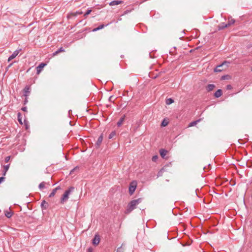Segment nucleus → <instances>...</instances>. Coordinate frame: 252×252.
<instances>
[{
    "mask_svg": "<svg viewBox=\"0 0 252 252\" xmlns=\"http://www.w3.org/2000/svg\"><path fill=\"white\" fill-rule=\"evenodd\" d=\"M142 199L138 198L137 199H134L131 201L127 206V208L125 212V213L128 214L130 213L132 211L135 209L137 206L141 202Z\"/></svg>",
    "mask_w": 252,
    "mask_h": 252,
    "instance_id": "1",
    "label": "nucleus"
},
{
    "mask_svg": "<svg viewBox=\"0 0 252 252\" xmlns=\"http://www.w3.org/2000/svg\"><path fill=\"white\" fill-rule=\"evenodd\" d=\"M74 189V188L71 187L68 188V189L66 190L64 193L63 194L61 198V203L64 204L67 201L69 198V195L70 193L73 191Z\"/></svg>",
    "mask_w": 252,
    "mask_h": 252,
    "instance_id": "2",
    "label": "nucleus"
},
{
    "mask_svg": "<svg viewBox=\"0 0 252 252\" xmlns=\"http://www.w3.org/2000/svg\"><path fill=\"white\" fill-rule=\"evenodd\" d=\"M226 65V67L228 66V63L227 62H224L222 64L218 65L214 69V71L216 72H221V71L226 69L223 68V66Z\"/></svg>",
    "mask_w": 252,
    "mask_h": 252,
    "instance_id": "3",
    "label": "nucleus"
},
{
    "mask_svg": "<svg viewBox=\"0 0 252 252\" xmlns=\"http://www.w3.org/2000/svg\"><path fill=\"white\" fill-rule=\"evenodd\" d=\"M137 186V182L135 181H133L131 182L129 187V192L130 195L132 194L134 192Z\"/></svg>",
    "mask_w": 252,
    "mask_h": 252,
    "instance_id": "4",
    "label": "nucleus"
},
{
    "mask_svg": "<svg viewBox=\"0 0 252 252\" xmlns=\"http://www.w3.org/2000/svg\"><path fill=\"white\" fill-rule=\"evenodd\" d=\"M235 21L233 19H229L228 22L227 24L224 25L223 24H222L221 25L219 26V29H222L224 28H227L233 24H234Z\"/></svg>",
    "mask_w": 252,
    "mask_h": 252,
    "instance_id": "5",
    "label": "nucleus"
},
{
    "mask_svg": "<svg viewBox=\"0 0 252 252\" xmlns=\"http://www.w3.org/2000/svg\"><path fill=\"white\" fill-rule=\"evenodd\" d=\"M46 65V64L44 63H40L37 67H36V71H37V74H39L44 67Z\"/></svg>",
    "mask_w": 252,
    "mask_h": 252,
    "instance_id": "6",
    "label": "nucleus"
},
{
    "mask_svg": "<svg viewBox=\"0 0 252 252\" xmlns=\"http://www.w3.org/2000/svg\"><path fill=\"white\" fill-rule=\"evenodd\" d=\"M100 242V238L98 235H96L93 240V244L94 245H97Z\"/></svg>",
    "mask_w": 252,
    "mask_h": 252,
    "instance_id": "7",
    "label": "nucleus"
},
{
    "mask_svg": "<svg viewBox=\"0 0 252 252\" xmlns=\"http://www.w3.org/2000/svg\"><path fill=\"white\" fill-rule=\"evenodd\" d=\"M19 51L18 50H16L14 51L13 54L9 57L8 59V61L10 62L11 60L14 59L19 54Z\"/></svg>",
    "mask_w": 252,
    "mask_h": 252,
    "instance_id": "8",
    "label": "nucleus"
},
{
    "mask_svg": "<svg viewBox=\"0 0 252 252\" xmlns=\"http://www.w3.org/2000/svg\"><path fill=\"white\" fill-rule=\"evenodd\" d=\"M81 14H82V12H71L68 14L67 18L69 19L72 18V17L73 16H76L78 15H80Z\"/></svg>",
    "mask_w": 252,
    "mask_h": 252,
    "instance_id": "9",
    "label": "nucleus"
},
{
    "mask_svg": "<svg viewBox=\"0 0 252 252\" xmlns=\"http://www.w3.org/2000/svg\"><path fill=\"white\" fill-rule=\"evenodd\" d=\"M123 3V1L121 0H114L110 2L109 5L110 6H114L116 5H118L120 4H122Z\"/></svg>",
    "mask_w": 252,
    "mask_h": 252,
    "instance_id": "10",
    "label": "nucleus"
},
{
    "mask_svg": "<svg viewBox=\"0 0 252 252\" xmlns=\"http://www.w3.org/2000/svg\"><path fill=\"white\" fill-rule=\"evenodd\" d=\"M167 151L163 149H160L159 151L160 155L162 158H165V156L167 155Z\"/></svg>",
    "mask_w": 252,
    "mask_h": 252,
    "instance_id": "11",
    "label": "nucleus"
},
{
    "mask_svg": "<svg viewBox=\"0 0 252 252\" xmlns=\"http://www.w3.org/2000/svg\"><path fill=\"white\" fill-rule=\"evenodd\" d=\"M103 140V136L101 134L98 138V139L97 140V142L96 143V145L97 146V147H99L100 145V144H101L102 143V141Z\"/></svg>",
    "mask_w": 252,
    "mask_h": 252,
    "instance_id": "12",
    "label": "nucleus"
},
{
    "mask_svg": "<svg viewBox=\"0 0 252 252\" xmlns=\"http://www.w3.org/2000/svg\"><path fill=\"white\" fill-rule=\"evenodd\" d=\"M60 189V187H57L56 188H55V189H54L53 190V191H52V192L49 195V197H53L55 194L56 193V192L57 191V190Z\"/></svg>",
    "mask_w": 252,
    "mask_h": 252,
    "instance_id": "13",
    "label": "nucleus"
},
{
    "mask_svg": "<svg viewBox=\"0 0 252 252\" xmlns=\"http://www.w3.org/2000/svg\"><path fill=\"white\" fill-rule=\"evenodd\" d=\"M222 95V91L220 89L217 90L214 94V95L216 97H219Z\"/></svg>",
    "mask_w": 252,
    "mask_h": 252,
    "instance_id": "14",
    "label": "nucleus"
},
{
    "mask_svg": "<svg viewBox=\"0 0 252 252\" xmlns=\"http://www.w3.org/2000/svg\"><path fill=\"white\" fill-rule=\"evenodd\" d=\"M169 123V121L168 119H164L161 124V126H163V127H164V126H166L168 125Z\"/></svg>",
    "mask_w": 252,
    "mask_h": 252,
    "instance_id": "15",
    "label": "nucleus"
},
{
    "mask_svg": "<svg viewBox=\"0 0 252 252\" xmlns=\"http://www.w3.org/2000/svg\"><path fill=\"white\" fill-rule=\"evenodd\" d=\"M215 87L214 84H209L207 87V90L208 92L213 90Z\"/></svg>",
    "mask_w": 252,
    "mask_h": 252,
    "instance_id": "16",
    "label": "nucleus"
},
{
    "mask_svg": "<svg viewBox=\"0 0 252 252\" xmlns=\"http://www.w3.org/2000/svg\"><path fill=\"white\" fill-rule=\"evenodd\" d=\"M64 52V50L62 48H60L59 50H58L57 51H56L55 53H54L53 55L56 56L58 55L60 52Z\"/></svg>",
    "mask_w": 252,
    "mask_h": 252,
    "instance_id": "17",
    "label": "nucleus"
},
{
    "mask_svg": "<svg viewBox=\"0 0 252 252\" xmlns=\"http://www.w3.org/2000/svg\"><path fill=\"white\" fill-rule=\"evenodd\" d=\"M124 120H125V117H123L121 118V119L117 123V125L118 126H121L123 124V122L124 121Z\"/></svg>",
    "mask_w": 252,
    "mask_h": 252,
    "instance_id": "18",
    "label": "nucleus"
},
{
    "mask_svg": "<svg viewBox=\"0 0 252 252\" xmlns=\"http://www.w3.org/2000/svg\"><path fill=\"white\" fill-rule=\"evenodd\" d=\"M199 121V120H198V121H193L192 122L190 123L189 124V125L188 127H191V126H196Z\"/></svg>",
    "mask_w": 252,
    "mask_h": 252,
    "instance_id": "19",
    "label": "nucleus"
},
{
    "mask_svg": "<svg viewBox=\"0 0 252 252\" xmlns=\"http://www.w3.org/2000/svg\"><path fill=\"white\" fill-rule=\"evenodd\" d=\"M30 87L29 86H27L25 88V89H24V91L25 93H26V94H25V95H26H26H27V94H28V93H30Z\"/></svg>",
    "mask_w": 252,
    "mask_h": 252,
    "instance_id": "20",
    "label": "nucleus"
},
{
    "mask_svg": "<svg viewBox=\"0 0 252 252\" xmlns=\"http://www.w3.org/2000/svg\"><path fill=\"white\" fill-rule=\"evenodd\" d=\"M104 27V25H101L100 26H99L97 28L93 29V32H96L97 31H98L99 30H101V29H103Z\"/></svg>",
    "mask_w": 252,
    "mask_h": 252,
    "instance_id": "21",
    "label": "nucleus"
},
{
    "mask_svg": "<svg viewBox=\"0 0 252 252\" xmlns=\"http://www.w3.org/2000/svg\"><path fill=\"white\" fill-rule=\"evenodd\" d=\"M5 215L7 218H9L12 216V214L10 211H6L5 212Z\"/></svg>",
    "mask_w": 252,
    "mask_h": 252,
    "instance_id": "22",
    "label": "nucleus"
},
{
    "mask_svg": "<svg viewBox=\"0 0 252 252\" xmlns=\"http://www.w3.org/2000/svg\"><path fill=\"white\" fill-rule=\"evenodd\" d=\"M174 101L172 98H168L166 100V104L169 105L173 103Z\"/></svg>",
    "mask_w": 252,
    "mask_h": 252,
    "instance_id": "23",
    "label": "nucleus"
},
{
    "mask_svg": "<svg viewBox=\"0 0 252 252\" xmlns=\"http://www.w3.org/2000/svg\"><path fill=\"white\" fill-rule=\"evenodd\" d=\"M9 166H10V164H8V165H4L3 166V168H4V175H5L6 172L8 171V169L9 168Z\"/></svg>",
    "mask_w": 252,
    "mask_h": 252,
    "instance_id": "24",
    "label": "nucleus"
},
{
    "mask_svg": "<svg viewBox=\"0 0 252 252\" xmlns=\"http://www.w3.org/2000/svg\"><path fill=\"white\" fill-rule=\"evenodd\" d=\"M45 183L44 182L41 183L39 185V188L40 189H43L45 188Z\"/></svg>",
    "mask_w": 252,
    "mask_h": 252,
    "instance_id": "25",
    "label": "nucleus"
},
{
    "mask_svg": "<svg viewBox=\"0 0 252 252\" xmlns=\"http://www.w3.org/2000/svg\"><path fill=\"white\" fill-rule=\"evenodd\" d=\"M116 135V132L115 131L112 132L109 135V138L111 139Z\"/></svg>",
    "mask_w": 252,
    "mask_h": 252,
    "instance_id": "26",
    "label": "nucleus"
},
{
    "mask_svg": "<svg viewBox=\"0 0 252 252\" xmlns=\"http://www.w3.org/2000/svg\"><path fill=\"white\" fill-rule=\"evenodd\" d=\"M92 12V10L91 9H88L87 12L85 13V14L84 15V16L85 17H86V16L90 14L91 13V12Z\"/></svg>",
    "mask_w": 252,
    "mask_h": 252,
    "instance_id": "27",
    "label": "nucleus"
},
{
    "mask_svg": "<svg viewBox=\"0 0 252 252\" xmlns=\"http://www.w3.org/2000/svg\"><path fill=\"white\" fill-rule=\"evenodd\" d=\"M158 156H153V158H152V160H153V161H155H155H157V160L158 159Z\"/></svg>",
    "mask_w": 252,
    "mask_h": 252,
    "instance_id": "28",
    "label": "nucleus"
},
{
    "mask_svg": "<svg viewBox=\"0 0 252 252\" xmlns=\"http://www.w3.org/2000/svg\"><path fill=\"white\" fill-rule=\"evenodd\" d=\"M10 156L6 157L5 158V162H8L9 161V160H10Z\"/></svg>",
    "mask_w": 252,
    "mask_h": 252,
    "instance_id": "29",
    "label": "nucleus"
},
{
    "mask_svg": "<svg viewBox=\"0 0 252 252\" xmlns=\"http://www.w3.org/2000/svg\"><path fill=\"white\" fill-rule=\"evenodd\" d=\"M226 89L227 90H231L232 89V87L230 85H228L226 86Z\"/></svg>",
    "mask_w": 252,
    "mask_h": 252,
    "instance_id": "30",
    "label": "nucleus"
},
{
    "mask_svg": "<svg viewBox=\"0 0 252 252\" xmlns=\"http://www.w3.org/2000/svg\"><path fill=\"white\" fill-rule=\"evenodd\" d=\"M4 177H0V184L4 180Z\"/></svg>",
    "mask_w": 252,
    "mask_h": 252,
    "instance_id": "31",
    "label": "nucleus"
},
{
    "mask_svg": "<svg viewBox=\"0 0 252 252\" xmlns=\"http://www.w3.org/2000/svg\"><path fill=\"white\" fill-rule=\"evenodd\" d=\"M22 110L23 111H27V107H23V108H22Z\"/></svg>",
    "mask_w": 252,
    "mask_h": 252,
    "instance_id": "32",
    "label": "nucleus"
},
{
    "mask_svg": "<svg viewBox=\"0 0 252 252\" xmlns=\"http://www.w3.org/2000/svg\"><path fill=\"white\" fill-rule=\"evenodd\" d=\"M113 98H114V97H113V96H111L110 97V98H109V100H110V101H112V100H113Z\"/></svg>",
    "mask_w": 252,
    "mask_h": 252,
    "instance_id": "33",
    "label": "nucleus"
},
{
    "mask_svg": "<svg viewBox=\"0 0 252 252\" xmlns=\"http://www.w3.org/2000/svg\"><path fill=\"white\" fill-rule=\"evenodd\" d=\"M89 252H92V250H91V249H89Z\"/></svg>",
    "mask_w": 252,
    "mask_h": 252,
    "instance_id": "34",
    "label": "nucleus"
},
{
    "mask_svg": "<svg viewBox=\"0 0 252 252\" xmlns=\"http://www.w3.org/2000/svg\"><path fill=\"white\" fill-rule=\"evenodd\" d=\"M19 121L20 123H22L21 120L19 119Z\"/></svg>",
    "mask_w": 252,
    "mask_h": 252,
    "instance_id": "35",
    "label": "nucleus"
},
{
    "mask_svg": "<svg viewBox=\"0 0 252 252\" xmlns=\"http://www.w3.org/2000/svg\"><path fill=\"white\" fill-rule=\"evenodd\" d=\"M44 202H45V201H43V204H44Z\"/></svg>",
    "mask_w": 252,
    "mask_h": 252,
    "instance_id": "36",
    "label": "nucleus"
},
{
    "mask_svg": "<svg viewBox=\"0 0 252 252\" xmlns=\"http://www.w3.org/2000/svg\"><path fill=\"white\" fill-rule=\"evenodd\" d=\"M44 202H45V201H43V204H44Z\"/></svg>",
    "mask_w": 252,
    "mask_h": 252,
    "instance_id": "37",
    "label": "nucleus"
}]
</instances>
